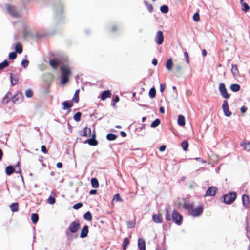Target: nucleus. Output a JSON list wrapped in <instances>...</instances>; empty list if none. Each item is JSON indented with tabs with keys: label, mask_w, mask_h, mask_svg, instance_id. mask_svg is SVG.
I'll list each match as a JSON object with an SVG mask.
<instances>
[{
	"label": "nucleus",
	"mask_w": 250,
	"mask_h": 250,
	"mask_svg": "<svg viewBox=\"0 0 250 250\" xmlns=\"http://www.w3.org/2000/svg\"><path fill=\"white\" fill-rule=\"evenodd\" d=\"M165 218L167 221H170L172 219L173 221L178 225H180L183 222V216L176 210H173L170 215L168 210L166 211Z\"/></svg>",
	"instance_id": "nucleus-1"
},
{
	"label": "nucleus",
	"mask_w": 250,
	"mask_h": 250,
	"mask_svg": "<svg viewBox=\"0 0 250 250\" xmlns=\"http://www.w3.org/2000/svg\"><path fill=\"white\" fill-rule=\"evenodd\" d=\"M68 60L67 57H58L49 59V64L54 69H57L63 63L68 62Z\"/></svg>",
	"instance_id": "nucleus-2"
},
{
	"label": "nucleus",
	"mask_w": 250,
	"mask_h": 250,
	"mask_svg": "<svg viewBox=\"0 0 250 250\" xmlns=\"http://www.w3.org/2000/svg\"><path fill=\"white\" fill-rule=\"evenodd\" d=\"M60 78H69L72 74V68L68 64H63L60 67Z\"/></svg>",
	"instance_id": "nucleus-3"
},
{
	"label": "nucleus",
	"mask_w": 250,
	"mask_h": 250,
	"mask_svg": "<svg viewBox=\"0 0 250 250\" xmlns=\"http://www.w3.org/2000/svg\"><path fill=\"white\" fill-rule=\"evenodd\" d=\"M236 193L235 192H231L229 194L224 195L221 198V201L227 204H230L233 203L236 198Z\"/></svg>",
	"instance_id": "nucleus-4"
},
{
	"label": "nucleus",
	"mask_w": 250,
	"mask_h": 250,
	"mask_svg": "<svg viewBox=\"0 0 250 250\" xmlns=\"http://www.w3.org/2000/svg\"><path fill=\"white\" fill-rule=\"evenodd\" d=\"M8 13L14 18H19L21 17V14L18 11L15 6L10 4L6 5Z\"/></svg>",
	"instance_id": "nucleus-5"
},
{
	"label": "nucleus",
	"mask_w": 250,
	"mask_h": 250,
	"mask_svg": "<svg viewBox=\"0 0 250 250\" xmlns=\"http://www.w3.org/2000/svg\"><path fill=\"white\" fill-rule=\"evenodd\" d=\"M80 227V224L79 221L75 220L70 224L68 230L71 233H75L79 230Z\"/></svg>",
	"instance_id": "nucleus-6"
},
{
	"label": "nucleus",
	"mask_w": 250,
	"mask_h": 250,
	"mask_svg": "<svg viewBox=\"0 0 250 250\" xmlns=\"http://www.w3.org/2000/svg\"><path fill=\"white\" fill-rule=\"evenodd\" d=\"M203 209V207L201 206H198L194 208H193L189 214L193 217H198L202 214Z\"/></svg>",
	"instance_id": "nucleus-7"
},
{
	"label": "nucleus",
	"mask_w": 250,
	"mask_h": 250,
	"mask_svg": "<svg viewBox=\"0 0 250 250\" xmlns=\"http://www.w3.org/2000/svg\"><path fill=\"white\" fill-rule=\"evenodd\" d=\"M219 89L222 96L225 98L228 99L230 97V94L227 92V89L226 88L225 85L224 83H221L219 85Z\"/></svg>",
	"instance_id": "nucleus-8"
},
{
	"label": "nucleus",
	"mask_w": 250,
	"mask_h": 250,
	"mask_svg": "<svg viewBox=\"0 0 250 250\" xmlns=\"http://www.w3.org/2000/svg\"><path fill=\"white\" fill-rule=\"evenodd\" d=\"M222 109L225 116L229 117L231 115V112L229 111V104L227 100H224L222 104Z\"/></svg>",
	"instance_id": "nucleus-9"
},
{
	"label": "nucleus",
	"mask_w": 250,
	"mask_h": 250,
	"mask_svg": "<svg viewBox=\"0 0 250 250\" xmlns=\"http://www.w3.org/2000/svg\"><path fill=\"white\" fill-rule=\"evenodd\" d=\"M164 40L163 33L162 31H158L157 32L156 36L155 38V42L158 45H161L163 43Z\"/></svg>",
	"instance_id": "nucleus-10"
},
{
	"label": "nucleus",
	"mask_w": 250,
	"mask_h": 250,
	"mask_svg": "<svg viewBox=\"0 0 250 250\" xmlns=\"http://www.w3.org/2000/svg\"><path fill=\"white\" fill-rule=\"evenodd\" d=\"M23 99L22 94L18 92L12 98V101L14 104H19L21 103Z\"/></svg>",
	"instance_id": "nucleus-11"
},
{
	"label": "nucleus",
	"mask_w": 250,
	"mask_h": 250,
	"mask_svg": "<svg viewBox=\"0 0 250 250\" xmlns=\"http://www.w3.org/2000/svg\"><path fill=\"white\" fill-rule=\"evenodd\" d=\"M172 73L175 77H180L182 74V66L181 65H176L173 69Z\"/></svg>",
	"instance_id": "nucleus-12"
},
{
	"label": "nucleus",
	"mask_w": 250,
	"mask_h": 250,
	"mask_svg": "<svg viewBox=\"0 0 250 250\" xmlns=\"http://www.w3.org/2000/svg\"><path fill=\"white\" fill-rule=\"evenodd\" d=\"M217 190V188L216 187L211 186L207 189L205 196H213L216 194Z\"/></svg>",
	"instance_id": "nucleus-13"
},
{
	"label": "nucleus",
	"mask_w": 250,
	"mask_h": 250,
	"mask_svg": "<svg viewBox=\"0 0 250 250\" xmlns=\"http://www.w3.org/2000/svg\"><path fill=\"white\" fill-rule=\"evenodd\" d=\"M63 7L62 4L60 3L58 5V8L55 10V16L56 19H61L62 17Z\"/></svg>",
	"instance_id": "nucleus-14"
},
{
	"label": "nucleus",
	"mask_w": 250,
	"mask_h": 250,
	"mask_svg": "<svg viewBox=\"0 0 250 250\" xmlns=\"http://www.w3.org/2000/svg\"><path fill=\"white\" fill-rule=\"evenodd\" d=\"M183 207L185 210H187L189 213H190L192 209L194 207V204L191 203L184 201L183 204Z\"/></svg>",
	"instance_id": "nucleus-15"
},
{
	"label": "nucleus",
	"mask_w": 250,
	"mask_h": 250,
	"mask_svg": "<svg viewBox=\"0 0 250 250\" xmlns=\"http://www.w3.org/2000/svg\"><path fill=\"white\" fill-rule=\"evenodd\" d=\"M91 129L86 127L80 132V135L81 136L87 137L88 135L91 134Z\"/></svg>",
	"instance_id": "nucleus-16"
},
{
	"label": "nucleus",
	"mask_w": 250,
	"mask_h": 250,
	"mask_svg": "<svg viewBox=\"0 0 250 250\" xmlns=\"http://www.w3.org/2000/svg\"><path fill=\"white\" fill-rule=\"evenodd\" d=\"M88 232H89L88 227L87 225H85L83 228V229L81 230L80 237L82 238L86 237L87 236Z\"/></svg>",
	"instance_id": "nucleus-17"
},
{
	"label": "nucleus",
	"mask_w": 250,
	"mask_h": 250,
	"mask_svg": "<svg viewBox=\"0 0 250 250\" xmlns=\"http://www.w3.org/2000/svg\"><path fill=\"white\" fill-rule=\"evenodd\" d=\"M173 65V60L171 58L168 59L165 64V66L167 69L170 71L172 70Z\"/></svg>",
	"instance_id": "nucleus-18"
},
{
	"label": "nucleus",
	"mask_w": 250,
	"mask_h": 250,
	"mask_svg": "<svg viewBox=\"0 0 250 250\" xmlns=\"http://www.w3.org/2000/svg\"><path fill=\"white\" fill-rule=\"evenodd\" d=\"M138 247L140 250H146V243L142 238L138 240Z\"/></svg>",
	"instance_id": "nucleus-19"
},
{
	"label": "nucleus",
	"mask_w": 250,
	"mask_h": 250,
	"mask_svg": "<svg viewBox=\"0 0 250 250\" xmlns=\"http://www.w3.org/2000/svg\"><path fill=\"white\" fill-rule=\"evenodd\" d=\"M111 97V93L109 90H106L104 91L101 95V99L104 101L107 98H110Z\"/></svg>",
	"instance_id": "nucleus-20"
},
{
	"label": "nucleus",
	"mask_w": 250,
	"mask_h": 250,
	"mask_svg": "<svg viewBox=\"0 0 250 250\" xmlns=\"http://www.w3.org/2000/svg\"><path fill=\"white\" fill-rule=\"evenodd\" d=\"M152 218L153 220L156 223H160L163 221L162 216L160 214L153 215Z\"/></svg>",
	"instance_id": "nucleus-21"
},
{
	"label": "nucleus",
	"mask_w": 250,
	"mask_h": 250,
	"mask_svg": "<svg viewBox=\"0 0 250 250\" xmlns=\"http://www.w3.org/2000/svg\"><path fill=\"white\" fill-rule=\"evenodd\" d=\"M12 97V93L10 91H8L6 95L3 97L2 100V104H7L9 101L10 99H11Z\"/></svg>",
	"instance_id": "nucleus-22"
},
{
	"label": "nucleus",
	"mask_w": 250,
	"mask_h": 250,
	"mask_svg": "<svg viewBox=\"0 0 250 250\" xmlns=\"http://www.w3.org/2000/svg\"><path fill=\"white\" fill-rule=\"evenodd\" d=\"M9 208L12 212H18L19 211V204L17 202L13 203L10 205Z\"/></svg>",
	"instance_id": "nucleus-23"
},
{
	"label": "nucleus",
	"mask_w": 250,
	"mask_h": 250,
	"mask_svg": "<svg viewBox=\"0 0 250 250\" xmlns=\"http://www.w3.org/2000/svg\"><path fill=\"white\" fill-rule=\"evenodd\" d=\"M240 2L241 5V9L243 11L247 12L250 10V6L247 3L244 2L243 0H240Z\"/></svg>",
	"instance_id": "nucleus-24"
},
{
	"label": "nucleus",
	"mask_w": 250,
	"mask_h": 250,
	"mask_svg": "<svg viewBox=\"0 0 250 250\" xmlns=\"http://www.w3.org/2000/svg\"><path fill=\"white\" fill-rule=\"evenodd\" d=\"M15 51L18 54H21L23 51V48L22 45L19 43H16L15 44Z\"/></svg>",
	"instance_id": "nucleus-25"
},
{
	"label": "nucleus",
	"mask_w": 250,
	"mask_h": 250,
	"mask_svg": "<svg viewBox=\"0 0 250 250\" xmlns=\"http://www.w3.org/2000/svg\"><path fill=\"white\" fill-rule=\"evenodd\" d=\"M242 202L244 206L246 207L250 204L249 197L246 194H244L242 196Z\"/></svg>",
	"instance_id": "nucleus-26"
},
{
	"label": "nucleus",
	"mask_w": 250,
	"mask_h": 250,
	"mask_svg": "<svg viewBox=\"0 0 250 250\" xmlns=\"http://www.w3.org/2000/svg\"><path fill=\"white\" fill-rule=\"evenodd\" d=\"M241 146L247 151H250V142L243 141L241 143Z\"/></svg>",
	"instance_id": "nucleus-27"
},
{
	"label": "nucleus",
	"mask_w": 250,
	"mask_h": 250,
	"mask_svg": "<svg viewBox=\"0 0 250 250\" xmlns=\"http://www.w3.org/2000/svg\"><path fill=\"white\" fill-rule=\"evenodd\" d=\"M178 124L181 126H184L185 125V119L184 116L180 115L178 118Z\"/></svg>",
	"instance_id": "nucleus-28"
},
{
	"label": "nucleus",
	"mask_w": 250,
	"mask_h": 250,
	"mask_svg": "<svg viewBox=\"0 0 250 250\" xmlns=\"http://www.w3.org/2000/svg\"><path fill=\"white\" fill-rule=\"evenodd\" d=\"M92 187L93 188H97L99 187V184L98 180L96 178H93L91 180Z\"/></svg>",
	"instance_id": "nucleus-29"
},
{
	"label": "nucleus",
	"mask_w": 250,
	"mask_h": 250,
	"mask_svg": "<svg viewBox=\"0 0 250 250\" xmlns=\"http://www.w3.org/2000/svg\"><path fill=\"white\" fill-rule=\"evenodd\" d=\"M231 71L234 77L237 76L239 73L238 67L236 65H232Z\"/></svg>",
	"instance_id": "nucleus-30"
},
{
	"label": "nucleus",
	"mask_w": 250,
	"mask_h": 250,
	"mask_svg": "<svg viewBox=\"0 0 250 250\" xmlns=\"http://www.w3.org/2000/svg\"><path fill=\"white\" fill-rule=\"evenodd\" d=\"M85 143H88L90 146H95L97 145L98 142L95 138L87 139Z\"/></svg>",
	"instance_id": "nucleus-31"
},
{
	"label": "nucleus",
	"mask_w": 250,
	"mask_h": 250,
	"mask_svg": "<svg viewBox=\"0 0 250 250\" xmlns=\"http://www.w3.org/2000/svg\"><path fill=\"white\" fill-rule=\"evenodd\" d=\"M9 64V62L7 59H5L3 61L0 63V70L3 69L7 67Z\"/></svg>",
	"instance_id": "nucleus-32"
},
{
	"label": "nucleus",
	"mask_w": 250,
	"mask_h": 250,
	"mask_svg": "<svg viewBox=\"0 0 250 250\" xmlns=\"http://www.w3.org/2000/svg\"><path fill=\"white\" fill-rule=\"evenodd\" d=\"M230 89L233 91V92H238L240 90V86L238 84H232L230 86Z\"/></svg>",
	"instance_id": "nucleus-33"
},
{
	"label": "nucleus",
	"mask_w": 250,
	"mask_h": 250,
	"mask_svg": "<svg viewBox=\"0 0 250 250\" xmlns=\"http://www.w3.org/2000/svg\"><path fill=\"white\" fill-rule=\"evenodd\" d=\"M80 90L77 89L75 91L74 96L73 97V101L76 103H78L79 101V94Z\"/></svg>",
	"instance_id": "nucleus-34"
},
{
	"label": "nucleus",
	"mask_w": 250,
	"mask_h": 250,
	"mask_svg": "<svg viewBox=\"0 0 250 250\" xmlns=\"http://www.w3.org/2000/svg\"><path fill=\"white\" fill-rule=\"evenodd\" d=\"M14 168L12 166H9L6 167V170H5V172L7 175H10L12 174L14 172Z\"/></svg>",
	"instance_id": "nucleus-35"
},
{
	"label": "nucleus",
	"mask_w": 250,
	"mask_h": 250,
	"mask_svg": "<svg viewBox=\"0 0 250 250\" xmlns=\"http://www.w3.org/2000/svg\"><path fill=\"white\" fill-rule=\"evenodd\" d=\"M160 10L162 13L167 14L168 12L169 7L167 5H163L160 7Z\"/></svg>",
	"instance_id": "nucleus-36"
},
{
	"label": "nucleus",
	"mask_w": 250,
	"mask_h": 250,
	"mask_svg": "<svg viewBox=\"0 0 250 250\" xmlns=\"http://www.w3.org/2000/svg\"><path fill=\"white\" fill-rule=\"evenodd\" d=\"M63 105V109H70L71 107L73 106V104L72 103H69L67 101H64L62 104Z\"/></svg>",
	"instance_id": "nucleus-37"
},
{
	"label": "nucleus",
	"mask_w": 250,
	"mask_h": 250,
	"mask_svg": "<svg viewBox=\"0 0 250 250\" xmlns=\"http://www.w3.org/2000/svg\"><path fill=\"white\" fill-rule=\"evenodd\" d=\"M144 4L146 6V7H147V8L148 11L150 13L152 12L153 10V7L152 5H151V4H149V3L147 1H146V0H144Z\"/></svg>",
	"instance_id": "nucleus-38"
},
{
	"label": "nucleus",
	"mask_w": 250,
	"mask_h": 250,
	"mask_svg": "<svg viewBox=\"0 0 250 250\" xmlns=\"http://www.w3.org/2000/svg\"><path fill=\"white\" fill-rule=\"evenodd\" d=\"M129 244V240L127 238H125L123 243V250H126V248Z\"/></svg>",
	"instance_id": "nucleus-39"
},
{
	"label": "nucleus",
	"mask_w": 250,
	"mask_h": 250,
	"mask_svg": "<svg viewBox=\"0 0 250 250\" xmlns=\"http://www.w3.org/2000/svg\"><path fill=\"white\" fill-rule=\"evenodd\" d=\"M160 124V120L159 119H155L151 124L150 126L152 128L157 127Z\"/></svg>",
	"instance_id": "nucleus-40"
},
{
	"label": "nucleus",
	"mask_w": 250,
	"mask_h": 250,
	"mask_svg": "<svg viewBox=\"0 0 250 250\" xmlns=\"http://www.w3.org/2000/svg\"><path fill=\"white\" fill-rule=\"evenodd\" d=\"M106 138L109 141H113L116 139L117 136L113 133H109L107 134Z\"/></svg>",
	"instance_id": "nucleus-41"
},
{
	"label": "nucleus",
	"mask_w": 250,
	"mask_h": 250,
	"mask_svg": "<svg viewBox=\"0 0 250 250\" xmlns=\"http://www.w3.org/2000/svg\"><path fill=\"white\" fill-rule=\"evenodd\" d=\"M29 63V61L26 59H23L21 61V65L24 68H26L28 67Z\"/></svg>",
	"instance_id": "nucleus-42"
},
{
	"label": "nucleus",
	"mask_w": 250,
	"mask_h": 250,
	"mask_svg": "<svg viewBox=\"0 0 250 250\" xmlns=\"http://www.w3.org/2000/svg\"><path fill=\"white\" fill-rule=\"evenodd\" d=\"M39 219V216L36 213H33L31 214V220L32 222L36 224Z\"/></svg>",
	"instance_id": "nucleus-43"
},
{
	"label": "nucleus",
	"mask_w": 250,
	"mask_h": 250,
	"mask_svg": "<svg viewBox=\"0 0 250 250\" xmlns=\"http://www.w3.org/2000/svg\"><path fill=\"white\" fill-rule=\"evenodd\" d=\"M181 146L184 151H186L188 147V143L187 141H183L181 144Z\"/></svg>",
	"instance_id": "nucleus-44"
},
{
	"label": "nucleus",
	"mask_w": 250,
	"mask_h": 250,
	"mask_svg": "<svg viewBox=\"0 0 250 250\" xmlns=\"http://www.w3.org/2000/svg\"><path fill=\"white\" fill-rule=\"evenodd\" d=\"M84 218L87 221H91L92 219V215L89 211H87L84 215Z\"/></svg>",
	"instance_id": "nucleus-45"
},
{
	"label": "nucleus",
	"mask_w": 250,
	"mask_h": 250,
	"mask_svg": "<svg viewBox=\"0 0 250 250\" xmlns=\"http://www.w3.org/2000/svg\"><path fill=\"white\" fill-rule=\"evenodd\" d=\"M200 14H199V12H195L193 16V20L195 22H198L200 21Z\"/></svg>",
	"instance_id": "nucleus-46"
},
{
	"label": "nucleus",
	"mask_w": 250,
	"mask_h": 250,
	"mask_svg": "<svg viewBox=\"0 0 250 250\" xmlns=\"http://www.w3.org/2000/svg\"><path fill=\"white\" fill-rule=\"evenodd\" d=\"M17 53L15 51L10 52L8 55V58L10 60H14L17 57Z\"/></svg>",
	"instance_id": "nucleus-47"
},
{
	"label": "nucleus",
	"mask_w": 250,
	"mask_h": 250,
	"mask_svg": "<svg viewBox=\"0 0 250 250\" xmlns=\"http://www.w3.org/2000/svg\"><path fill=\"white\" fill-rule=\"evenodd\" d=\"M81 113L80 112H78L75 113L74 115V119L76 122H79L81 120Z\"/></svg>",
	"instance_id": "nucleus-48"
},
{
	"label": "nucleus",
	"mask_w": 250,
	"mask_h": 250,
	"mask_svg": "<svg viewBox=\"0 0 250 250\" xmlns=\"http://www.w3.org/2000/svg\"><path fill=\"white\" fill-rule=\"evenodd\" d=\"M149 96L151 98H154L156 95V90L154 88H151L149 92Z\"/></svg>",
	"instance_id": "nucleus-49"
},
{
	"label": "nucleus",
	"mask_w": 250,
	"mask_h": 250,
	"mask_svg": "<svg viewBox=\"0 0 250 250\" xmlns=\"http://www.w3.org/2000/svg\"><path fill=\"white\" fill-rule=\"evenodd\" d=\"M25 96L27 98H31L33 96V91L31 89H27L25 92Z\"/></svg>",
	"instance_id": "nucleus-50"
},
{
	"label": "nucleus",
	"mask_w": 250,
	"mask_h": 250,
	"mask_svg": "<svg viewBox=\"0 0 250 250\" xmlns=\"http://www.w3.org/2000/svg\"><path fill=\"white\" fill-rule=\"evenodd\" d=\"M113 200L115 201H122V199L119 194H116L113 197Z\"/></svg>",
	"instance_id": "nucleus-51"
},
{
	"label": "nucleus",
	"mask_w": 250,
	"mask_h": 250,
	"mask_svg": "<svg viewBox=\"0 0 250 250\" xmlns=\"http://www.w3.org/2000/svg\"><path fill=\"white\" fill-rule=\"evenodd\" d=\"M127 225L128 228H133L135 227V222L134 221H128L127 222Z\"/></svg>",
	"instance_id": "nucleus-52"
},
{
	"label": "nucleus",
	"mask_w": 250,
	"mask_h": 250,
	"mask_svg": "<svg viewBox=\"0 0 250 250\" xmlns=\"http://www.w3.org/2000/svg\"><path fill=\"white\" fill-rule=\"evenodd\" d=\"M184 55L186 59V62L188 64L189 63L190 61H189V57L188 55V53L187 51H185L184 53Z\"/></svg>",
	"instance_id": "nucleus-53"
},
{
	"label": "nucleus",
	"mask_w": 250,
	"mask_h": 250,
	"mask_svg": "<svg viewBox=\"0 0 250 250\" xmlns=\"http://www.w3.org/2000/svg\"><path fill=\"white\" fill-rule=\"evenodd\" d=\"M48 203L50 204H53L55 203L56 200L55 197L49 196L47 200Z\"/></svg>",
	"instance_id": "nucleus-54"
},
{
	"label": "nucleus",
	"mask_w": 250,
	"mask_h": 250,
	"mask_svg": "<svg viewBox=\"0 0 250 250\" xmlns=\"http://www.w3.org/2000/svg\"><path fill=\"white\" fill-rule=\"evenodd\" d=\"M83 204L82 203H78L76 204H74L73 206V208L74 209H79L81 207H82L83 206Z\"/></svg>",
	"instance_id": "nucleus-55"
},
{
	"label": "nucleus",
	"mask_w": 250,
	"mask_h": 250,
	"mask_svg": "<svg viewBox=\"0 0 250 250\" xmlns=\"http://www.w3.org/2000/svg\"><path fill=\"white\" fill-rule=\"evenodd\" d=\"M41 151L43 153L46 154V153H47V150L46 147V146L44 145L42 146L41 147Z\"/></svg>",
	"instance_id": "nucleus-56"
},
{
	"label": "nucleus",
	"mask_w": 250,
	"mask_h": 250,
	"mask_svg": "<svg viewBox=\"0 0 250 250\" xmlns=\"http://www.w3.org/2000/svg\"><path fill=\"white\" fill-rule=\"evenodd\" d=\"M22 34H23V36L24 38L30 35V33L28 31H26L25 30H23L22 31Z\"/></svg>",
	"instance_id": "nucleus-57"
},
{
	"label": "nucleus",
	"mask_w": 250,
	"mask_h": 250,
	"mask_svg": "<svg viewBox=\"0 0 250 250\" xmlns=\"http://www.w3.org/2000/svg\"><path fill=\"white\" fill-rule=\"evenodd\" d=\"M119 101V97L118 96H116L115 99L113 100V106H114L115 105V104L118 102Z\"/></svg>",
	"instance_id": "nucleus-58"
},
{
	"label": "nucleus",
	"mask_w": 250,
	"mask_h": 250,
	"mask_svg": "<svg viewBox=\"0 0 250 250\" xmlns=\"http://www.w3.org/2000/svg\"><path fill=\"white\" fill-rule=\"evenodd\" d=\"M18 83V79H11V83L12 85L16 84Z\"/></svg>",
	"instance_id": "nucleus-59"
},
{
	"label": "nucleus",
	"mask_w": 250,
	"mask_h": 250,
	"mask_svg": "<svg viewBox=\"0 0 250 250\" xmlns=\"http://www.w3.org/2000/svg\"><path fill=\"white\" fill-rule=\"evenodd\" d=\"M151 62L153 65L156 66L158 64V61L156 58H154L152 59Z\"/></svg>",
	"instance_id": "nucleus-60"
},
{
	"label": "nucleus",
	"mask_w": 250,
	"mask_h": 250,
	"mask_svg": "<svg viewBox=\"0 0 250 250\" xmlns=\"http://www.w3.org/2000/svg\"><path fill=\"white\" fill-rule=\"evenodd\" d=\"M247 110V108L246 107H245V106L241 107V109H240L241 112L243 113L246 112Z\"/></svg>",
	"instance_id": "nucleus-61"
},
{
	"label": "nucleus",
	"mask_w": 250,
	"mask_h": 250,
	"mask_svg": "<svg viewBox=\"0 0 250 250\" xmlns=\"http://www.w3.org/2000/svg\"><path fill=\"white\" fill-rule=\"evenodd\" d=\"M118 29L117 26L116 25H114L111 27V31L112 32H115Z\"/></svg>",
	"instance_id": "nucleus-62"
},
{
	"label": "nucleus",
	"mask_w": 250,
	"mask_h": 250,
	"mask_svg": "<svg viewBox=\"0 0 250 250\" xmlns=\"http://www.w3.org/2000/svg\"><path fill=\"white\" fill-rule=\"evenodd\" d=\"M166 146L165 145H162L161 146H160V147H159V150L160 151H164L166 149Z\"/></svg>",
	"instance_id": "nucleus-63"
},
{
	"label": "nucleus",
	"mask_w": 250,
	"mask_h": 250,
	"mask_svg": "<svg viewBox=\"0 0 250 250\" xmlns=\"http://www.w3.org/2000/svg\"><path fill=\"white\" fill-rule=\"evenodd\" d=\"M202 54L203 57H206L207 55V51L206 49H203L202 51Z\"/></svg>",
	"instance_id": "nucleus-64"
}]
</instances>
